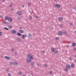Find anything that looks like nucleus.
<instances>
[{
  "instance_id": "412c9836",
  "label": "nucleus",
  "mask_w": 76,
  "mask_h": 76,
  "mask_svg": "<svg viewBox=\"0 0 76 76\" xmlns=\"http://www.w3.org/2000/svg\"><path fill=\"white\" fill-rule=\"evenodd\" d=\"M64 25L63 24H61L60 25V27H62Z\"/></svg>"
},
{
  "instance_id": "423d86ee",
  "label": "nucleus",
  "mask_w": 76,
  "mask_h": 76,
  "mask_svg": "<svg viewBox=\"0 0 76 76\" xmlns=\"http://www.w3.org/2000/svg\"><path fill=\"white\" fill-rule=\"evenodd\" d=\"M19 32H20V33H21V34H23V32H24V31L23 30H22L21 29H20L18 30Z\"/></svg>"
},
{
  "instance_id": "3c124183",
  "label": "nucleus",
  "mask_w": 76,
  "mask_h": 76,
  "mask_svg": "<svg viewBox=\"0 0 76 76\" xmlns=\"http://www.w3.org/2000/svg\"><path fill=\"white\" fill-rule=\"evenodd\" d=\"M20 29H22V28H21V27H20Z\"/></svg>"
},
{
  "instance_id": "ea45409f",
  "label": "nucleus",
  "mask_w": 76,
  "mask_h": 76,
  "mask_svg": "<svg viewBox=\"0 0 76 76\" xmlns=\"http://www.w3.org/2000/svg\"><path fill=\"white\" fill-rule=\"evenodd\" d=\"M21 18L20 17H18V20H20Z\"/></svg>"
},
{
  "instance_id": "bb28decb",
  "label": "nucleus",
  "mask_w": 76,
  "mask_h": 76,
  "mask_svg": "<svg viewBox=\"0 0 76 76\" xmlns=\"http://www.w3.org/2000/svg\"><path fill=\"white\" fill-rule=\"evenodd\" d=\"M55 53H56V54H58V50H56L55 52Z\"/></svg>"
},
{
  "instance_id": "f704fd0d",
  "label": "nucleus",
  "mask_w": 76,
  "mask_h": 76,
  "mask_svg": "<svg viewBox=\"0 0 76 76\" xmlns=\"http://www.w3.org/2000/svg\"><path fill=\"white\" fill-rule=\"evenodd\" d=\"M18 74L20 75H22V72H20L18 73Z\"/></svg>"
},
{
  "instance_id": "603ef678",
  "label": "nucleus",
  "mask_w": 76,
  "mask_h": 76,
  "mask_svg": "<svg viewBox=\"0 0 76 76\" xmlns=\"http://www.w3.org/2000/svg\"><path fill=\"white\" fill-rule=\"evenodd\" d=\"M29 6H31V3H29Z\"/></svg>"
},
{
  "instance_id": "9b49d317",
  "label": "nucleus",
  "mask_w": 76,
  "mask_h": 76,
  "mask_svg": "<svg viewBox=\"0 0 76 76\" xmlns=\"http://www.w3.org/2000/svg\"><path fill=\"white\" fill-rule=\"evenodd\" d=\"M17 36H19V37H20L21 36L22 34H21L18 32L17 33Z\"/></svg>"
},
{
  "instance_id": "c9c22d12",
  "label": "nucleus",
  "mask_w": 76,
  "mask_h": 76,
  "mask_svg": "<svg viewBox=\"0 0 76 76\" xmlns=\"http://www.w3.org/2000/svg\"><path fill=\"white\" fill-rule=\"evenodd\" d=\"M56 40H57V41L59 39H58V37H56Z\"/></svg>"
},
{
  "instance_id": "de8ad7c7",
  "label": "nucleus",
  "mask_w": 76,
  "mask_h": 76,
  "mask_svg": "<svg viewBox=\"0 0 76 76\" xmlns=\"http://www.w3.org/2000/svg\"><path fill=\"white\" fill-rule=\"evenodd\" d=\"M73 9H76V7H73Z\"/></svg>"
},
{
  "instance_id": "0e129e2a",
  "label": "nucleus",
  "mask_w": 76,
  "mask_h": 76,
  "mask_svg": "<svg viewBox=\"0 0 76 76\" xmlns=\"http://www.w3.org/2000/svg\"><path fill=\"white\" fill-rule=\"evenodd\" d=\"M22 76H25V75H23Z\"/></svg>"
},
{
  "instance_id": "c03bdc74",
  "label": "nucleus",
  "mask_w": 76,
  "mask_h": 76,
  "mask_svg": "<svg viewBox=\"0 0 76 76\" xmlns=\"http://www.w3.org/2000/svg\"><path fill=\"white\" fill-rule=\"evenodd\" d=\"M27 61L28 62V63H29V59H27Z\"/></svg>"
},
{
  "instance_id": "a18cd8bd",
  "label": "nucleus",
  "mask_w": 76,
  "mask_h": 76,
  "mask_svg": "<svg viewBox=\"0 0 76 76\" xmlns=\"http://www.w3.org/2000/svg\"><path fill=\"white\" fill-rule=\"evenodd\" d=\"M50 73V74H51L53 73V72L50 71L49 72Z\"/></svg>"
},
{
  "instance_id": "4c0bfd02",
  "label": "nucleus",
  "mask_w": 76,
  "mask_h": 76,
  "mask_svg": "<svg viewBox=\"0 0 76 76\" xmlns=\"http://www.w3.org/2000/svg\"><path fill=\"white\" fill-rule=\"evenodd\" d=\"M29 12H30V13H31V14H32V13L33 12H32V11L31 10V11H29Z\"/></svg>"
},
{
  "instance_id": "5fc2aeb1",
  "label": "nucleus",
  "mask_w": 76,
  "mask_h": 76,
  "mask_svg": "<svg viewBox=\"0 0 76 76\" xmlns=\"http://www.w3.org/2000/svg\"><path fill=\"white\" fill-rule=\"evenodd\" d=\"M22 7H25V6H24V5H22Z\"/></svg>"
},
{
  "instance_id": "cd10ccee",
  "label": "nucleus",
  "mask_w": 76,
  "mask_h": 76,
  "mask_svg": "<svg viewBox=\"0 0 76 76\" xmlns=\"http://www.w3.org/2000/svg\"><path fill=\"white\" fill-rule=\"evenodd\" d=\"M15 50V49L13 48H12L11 49V51H12V52H14V51Z\"/></svg>"
},
{
  "instance_id": "6e6d98bb",
  "label": "nucleus",
  "mask_w": 76,
  "mask_h": 76,
  "mask_svg": "<svg viewBox=\"0 0 76 76\" xmlns=\"http://www.w3.org/2000/svg\"><path fill=\"white\" fill-rule=\"evenodd\" d=\"M70 24V25H73V23H71Z\"/></svg>"
},
{
  "instance_id": "c85d7f7f",
  "label": "nucleus",
  "mask_w": 76,
  "mask_h": 76,
  "mask_svg": "<svg viewBox=\"0 0 76 76\" xmlns=\"http://www.w3.org/2000/svg\"><path fill=\"white\" fill-rule=\"evenodd\" d=\"M63 34H65V35H66L67 34H66V31H64L63 32Z\"/></svg>"
},
{
  "instance_id": "2f4dec72",
  "label": "nucleus",
  "mask_w": 76,
  "mask_h": 76,
  "mask_svg": "<svg viewBox=\"0 0 76 76\" xmlns=\"http://www.w3.org/2000/svg\"><path fill=\"white\" fill-rule=\"evenodd\" d=\"M31 59H29V63H31Z\"/></svg>"
},
{
  "instance_id": "e433bc0d",
  "label": "nucleus",
  "mask_w": 76,
  "mask_h": 76,
  "mask_svg": "<svg viewBox=\"0 0 76 76\" xmlns=\"http://www.w3.org/2000/svg\"><path fill=\"white\" fill-rule=\"evenodd\" d=\"M6 71H7V72H9V69H6Z\"/></svg>"
},
{
  "instance_id": "6e6552de",
  "label": "nucleus",
  "mask_w": 76,
  "mask_h": 76,
  "mask_svg": "<svg viewBox=\"0 0 76 76\" xmlns=\"http://www.w3.org/2000/svg\"><path fill=\"white\" fill-rule=\"evenodd\" d=\"M21 37L22 39H24V38H25V37H26V36L24 35H23L21 36Z\"/></svg>"
},
{
  "instance_id": "f8f14e48",
  "label": "nucleus",
  "mask_w": 76,
  "mask_h": 76,
  "mask_svg": "<svg viewBox=\"0 0 76 76\" xmlns=\"http://www.w3.org/2000/svg\"><path fill=\"white\" fill-rule=\"evenodd\" d=\"M3 23L5 24V25H8L9 23L6 22L5 21H4L2 22Z\"/></svg>"
},
{
  "instance_id": "a19ab883",
  "label": "nucleus",
  "mask_w": 76,
  "mask_h": 76,
  "mask_svg": "<svg viewBox=\"0 0 76 76\" xmlns=\"http://www.w3.org/2000/svg\"><path fill=\"white\" fill-rule=\"evenodd\" d=\"M2 35V33L0 31V36H1Z\"/></svg>"
},
{
  "instance_id": "052dcab7",
  "label": "nucleus",
  "mask_w": 76,
  "mask_h": 76,
  "mask_svg": "<svg viewBox=\"0 0 76 76\" xmlns=\"http://www.w3.org/2000/svg\"><path fill=\"white\" fill-rule=\"evenodd\" d=\"M75 34H76V31H75Z\"/></svg>"
},
{
  "instance_id": "aec40b11",
  "label": "nucleus",
  "mask_w": 76,
  "mask_h": 76,
  "mask_svg": "<svg viewBox=\"0 0 76 76\" xmlns=\"http://www.w3.org/2000/svg\"><path fill=\"white\" fill-rule=\"evenodd\" d=\"M71 66L72 67H75V64H71Z\"/></svg>"
},
{
  "instance_id": "20e7f679",
  "label": "nucleus",
  "mask_w": 76,
  "mask_h": 76,
  "mask_svg": "<svg viewBox=\"0 0 76 76\" xmlns=\"http://www.w3.org/2000/svg\"><path fill=\"white\" fill-rule=\"evenodd\" d=\"M54 7H57L58 8L60 7V4H56L55 5Z\"/></svg>"
},
{
  "instance_id": "864d4df0",
  "label": "nucleus",
  "mask_w": 76,
  "mask_h": 76,
  "mask_svg": "<svg viewBox=\"0 0 76 76\" xmlns=\"http://www.w3.org/2000/svg\"><path fill=\"white\" fill-rule=\"evenodd\" d=\"M2 1H3V2L5 1V0H2Z\"/></svg>"
},
{
  "instance_id": "39448f33",
  "label": "nucleus",
  "mask_w": 76,
  "mask_h": 76,
  "mask_svg": "<svg viewBox=\"0 0 76 76\" xmlns=\"http://www.w3.org/2000/svg\"><path fill=\"white\" fill-rule=\"evenodd\" d=\"M5 58H6V59H7V60H9L10 59V58L9 56H5L4 57Z\"/></svg>"
},
{
  "instance_id": "473e14b6",
  "label": "nucleus",
  "mask_w": 76,
  "mask_h": 76,
  "mask_svg": "<svg viewBox=\"0 0 76 76\" xmlns=\"http://www.w3.org/2000/svg\"><path fill=\"white\" fill-rule=\"evenodd\" d=\"M29 19H32V16H30L29 17Z\"/></svg>"
},
{
  "instance_id": "69168bd1",
  "label": "nucleus",
  "mask_w": 76,
  "mask_h": 76,
  "mask_svg": "<svg viewBox=\"0 0 76 76\" xmlns=\"http://www.w3.org/2000/svg\"><path fill=\"white\" fill-rule=\"evenodd\" d=\"M29 76H31V75H29Z\"/></svg>"
},
{
  "instance_id": "a878e982",
  "label": "nucleus",
  "mask_w": 76,
  "mask_h": 76,
  "mask_svg": "<svg viewBox=\"0 0 76 76\" xmlns=\"http://www.w3.org/2000/svg\"><path fill=\"white\" fill-rule=\"evenodd\" d=\"M9 27L10 29H12V26L11 25L9 26Z\"/></svg>"
},
{
  "instance_id": "58836bf2",
  "label": "nucleus",
  "mask_w": 76,
  "mask_h": 76,
  "mask_svg": "<svg viewBox=\"0 0 76 76\" xmlns=\"http://www.w3.org/2000/svg\"><path fill=\"white\" fill-rule=\"evenodd\" d=\"M9 7H12V4H10Z\"/></svg>"
},
{
  "instance_id": "e2e57ef3",
  "label": "nucleus",
  "mask_w": 76,
  "mask_h": 76,
  "mask_svg": "<svg viewBox=\"0 0 76 76\" xmlns=\"http://www.w3.org/2000/svg\"><path fill=\"white\" fill-rule=\"evenodd\" d=\"M75 57L76 58V55L75 56Z\"/></svg>"
},
{
  "instance_id": "393cba45",
  "label": "nucleus",
  "mask_w": 76,
  "mask_h": 76,
  "mask_svg": "<svg viewBox=\"0 0 76 76\" xmlns=\"http://www.w3.org/2000/svg\"><path fill=\"white\" fill-rule=\"evenodd\" d=\"M44 66L45 67H47V64H44Z\"/></svg>"
},
{
  "instance_id": "79ce46f5",
  "label": "nucleus",
  "mask_w": 76,
  "mask_h": 76,
  "mask_svg": "<svg viewBox=\"0 0 76 76\" xmlns=\"http://www.w3.org/2000/svg\"><path fill=\"white\" fill-rule=\"evenodd\" d=\"M34 17L35 18H37V19H38V17L37 16H36L35 15L34 16Z\"/></svg>"
},
{
  "instance_id": "9d476101",
  "label": "nucleus",
  "mask_w": 76,
  "mask_h": 76,
  "mask_svg": "<svg viewBox=\"0 0 76 76\" xmlns=\"http://www.w3.org/2000/svg\"><path fill=\"white\" fill-rule=\"evenodd\" d=\"M14 64L15 66H18V63L15 61L14 62Z\"/></svg>"
},
{
  "instance_id": "bf43d9fd",
  "label": "nucleus",
  "mask_w": 76,
  "mask_h": 76,
  "mask_svg": "<svg viewBox=\"0 0 76 76\" xmlns=\"http://www.w3.org/2000/svg\"><path fill=\"white\" fill-rule=\"evenodd\" d=\"M11 10H12V11L13 10V8H12L11 9Z\"/></svg>"
},
{
  "instance_id": "f257e3e1",
  "label": "nucleus",
  "mask_w": 76,
  "mask_h": 76,
  "mask_svg": "<svg viewBox=\"0 0 76 76\" xmlns=\"http://www.w3.org/2000/svg\"><path fill=\"white\" fill-rule=\"evenodd\" d=\"M66 68H65V70L66 72H68V70L70 69L71 66L70 65L68 64L66 66Z\"/></svg>"
},
{
  "instance_id": "ddd939ff",
  "label": "nucleus",
  "mask_w": 76,
  "mask_h": 76,
  "mask_svg": "<svg viewBox=\"0 0 76 76\" xmlns=\"http://www.w3.org/2000/svg\"><path fill=\"white\" fill-rule=\"evenodd\" d=\"M35 65V63H34V62H32L31 63V66H34Z\"/></svg>"
},
{
  "instance_id": "4468645a",
  "label": "nucleus",
  "mask_w": 76,
  "mask_h": 76,
  "mask_svg": "<svg viewBox=\"0 0 76 76\" xmlns=\"http://www.w3.org/2000/svg\"><path fill=\"white\" fill-rule=\"evenodd\" d=\"M14 64V62H13L12 61H10V66H12V64Z\"/></svg>"
},
{
  "instance_id": "6ab92c4d",
  "label": "nucleus",
  "mask_w": 76,
  "mask_h": 76,
  "mask_svg": "<svg viewBox=\"0 0 76 76\" xmlns=\"http://www.w3.org/2000/svg\"><path fill=\"white\" fill-rule=\"evenodd\" d=\"M58 34L59 35H62V34H63V32H62V31H60L59 32Z\"/></svg>"
},
{
  "instance_id": "7c9ffc66",
  "label": "nucleus",
  "mask_w": 76,
  "mask_h": 76,
  "mask_svg": "<svg viewBox=\"0 0 76 76\" xmlns=\"http://www.w3.org/2000/svg\"><path fill=\"white\" fill-rule=\"evenodd\" d=\"M69 59L70 60H72V58L71 57H70L69 58Z\"/></svg>"
},
{
  "instance_id": "2eb2a0df",
  "label": "nucleus",
  "mask_w": 76,
  "mask_h": 76,
  "mask_svg": "<svg viewBox=\"0 0 76 76\" xmlns=\"http://www.w3.org/2000/svg\"><path fill=\"white\" fill-rule=\"evenodd\" d=\"M58 20L59 21H62V20H63V18L61 17H59L58 18Z\"/></svg>"
},
{
  "instance_id": "a211bd4d",
  "label": "nucleus",
  "mask_w": 76,
  "mask_h": 76,
  "mask_svg": "<svg viewBox=\"0 0 76 76\" xmlns=\"http://www.w3.org/2000/svg\"><path fill=\"white\" fill-rule=\"evenodd\" d=\"M72 45L73 47H75L76 45V43L75 42H73L72 44Z\"/></svg>"
},
{
  "instance_id": "4d7b16f0",
  "label": "nucleus",
  "mask_w": 76,
  "mask_h": 76,
  "mask_svg": "<svg viewBox=\"0 0 76 76\" xmlns=\"http://www.w3.org/2000/svg\"><path fill=\"white\" fill-rule=\"evenodd\" d=\"M74 61H75V62H76V59L74 60Z\"/></svg>"
},
{
  "instance_id": "72a5a7b5",
  "label": "nucleus",
  "mask_w": 76,
  "mask_h": 76,
  "mask_svg": "<svg viewBox=\"0 0 76 76\" xmlns=\"http://www.w3.org/2000/svg\"><path fill=\"white\" fill-rule=\"evenodd\" d=\"M37 66H38V67H40V64H37Z\"/></svg>"
},
{
  "instance_id": "8fccbe9b",
  "label": "nucleus",
  "mask_w": 76,
  "mask_h": 76,
  "mask_svg": "<svg viewBox=\"0 0 76 76\" xmlns=\"http://www.w3.org/2000/svg\"><path fill=\"white\" fill-rule=\"evenodd\" d=\"M43 53H45V51L43 50V51H42Z\"/></svg>"
},
{
  "instance_id": "b1692460",
  "label": "nucleus",
  "mask_w": 76,
  "mask_h": 76,
  "mask_svg": "<svg viewBox=\"0 0 76 76\" xmlns=\"http://www.w3.org/2000/svg\"><path fill=\"white\" fill-rule=\"evenodd\" d=\"M32 37V34L30 33L29 34V37Z\"/></svg>"
},
{
  "instance_id": "37998d69",
  "label": "nucleus",
  "mask_w": 76,
  "mask_h": 76,
  "mask_svg": "<svg viewBox=\"0 0 76 76\" xmlns=\"http://www.w3.org/2000/svg\"><path fill=\"white\" fill-rule=\"evenodd\" d=\"M0 17H1V19H2L3 18V16H1L0 15Z\"/></svg>"
},
{
  "instance_id": "1a4fd4ad",
  "label": "nucleus",
  "mask_w": 76,
  "mask_h": 76,
  "mask_svg": "<svg viewBox=\"0 0 76 76\" xmlns=\"http://www.w3.org/2000/svg\"><path fill=\"white\" fill-rule=\"evenodd\" d=\"M22 14V12H21V11H18L17 12V15H21Z\"/></svg>"
},
{
  "instance_id": "13d9d810",
  "label": "nucleus",
  "mask_w": 76,
  "mask_h": 76,
  "mask_svg": "<svg viewBox=\"0 0 76 76\" xmlns=\"http://www.w3.org/2000/svg\"><path fill=\"white\" fill-rule=\"evenodd\" d=\"M15 54H17V53L16 52H15Z\"/></svg>"
},
{
  "instance_id": "c756f323",
  "label": "nucleus",
  "mask_w": 76,
  "mask_h": 76,
  "mask_svg": "<svg viewBox=\"0 0 76 76\" xmlns=\"http://www.w3.org/2000/svg\"><path fill=\"white\" fill-rule=\"evenodd\" d=\"M8 76H12V74L10 73H8Z\"/></svg>"
},
{
  "instance_id": "680f3d73",
  "label": "nucleus",
  "mask_w": 76,
  "mask_h": 76,
  "mask_svg": "<svg viewBox=\"0 0 76 76\" xmlns=\"http://www.w3.org/2000/svg\"><path fill=\"white\" fill-rule=\"evenodd\" d=\"M28 57H29V55H28Z\"/></svg>"
},
{
  "instance_id": "0eeeda50",
  "label": "nucleus",
  "mask_w": 76,
  "mask_h": 76,
  "mask_svg": "<svg viewBox=\"0 0 76 76\" xmlns=\"http://www.w3.org/2000/svg\"><path fill=\"white\" fill-rule=\"evenodd\" d=\"M11 33L13 34H16V31L15 30H12L11 31Z\"/></svg>"
},
{
  "instance_id": "49530a36",
  "label": "nucleus",
  "mask_w": 76,
  "mask_h": 76,
  "mask_svg": "<svg viewBox=\"0 0 76 76\" xmlns=\"http://www.w3.org/2000/svg\"><path fill=\"white\" fill-rule=\"evenodd\" d=\"M74 51H76V48H75L74 49Z\"/></svg>"
},
{
  "instance_id": "5701e85b",
  "label": "nucleus",
  "mask_w": 76,
  "mask_h": 76,
  "mask_svg": "<svg viewBox=\"0 0 76 76\" xmlns=\"http://www.w3.org/2000/svg\"><path fill=\"white\" fill-rule=\"evenodd\" d=\"M4 29H6V30H7V31L9 30V28H7L6 27H4Z\"/></svg>"
},
{
  "instance_id": "09e8293b",
  "label": "nucleus",
  "mask_w": 76,
  "mask_h": 76,
  "mask_svg": "<svg viewBox=\"0 0 76 76\" xmlns=\"http://www.w3.org/2000/svg\"><path fill=\"white\" fill-rule=\"evenodd\" d=\"M70 47V46H69V45H67V46H66V47L67 48H68V47Z\"/></svg>"
},
{
  "instance_id": "f3484780",
  "label": "nucleus",
  "mask_w": 76,
  "mask_h": 76,
  "mask_svg": "<svg viewBox=\"0 0 76 76\" xmlns=\"http://www.w3.org/2000/svg\"><path fill=\"white\" fill-rule=\"evenodd\" d=\"M8 20L9 22H12V19L11 18H8Z\"/></svg>"
},
{
  "instance_id": "dca6fc26",
  "label": "nucleus",
  "mask_w": 76,
  "mask_h": 76,
  "mask_svg": "<svg viewBox=\"0 0 76 76\" xmlns=\"http://www.w3.org/2000/svg\"><path fill=\"white\" fill-rule=\"evenodd\" d=\"M51 50L52 51L55 52V51L56 50V49L54 48H51Z\"/></svg>"
},
{
  "instance_id": "4be33fe9",
  "label": "nucleus",
  "mask_w": 76,
  "mask_h": 76,
  "mask_svg": "<svg viewBox=\"0 0 76 76\" xmlns=\"http://www.w3.org/2000/svg\"><path fill=\"white\" fill-rule=\"evenodd\" d=\"M5 20H8L9 19V17H5Z\"/></svg>"
},
{
  "instance_id": "7ed1b4c3",
  "label": "nucleus",
  "mask_w": 76,
  "mask_h": 76,
  "mask_svg": "<svg viewBox=\"0 0 76 76\" xmlns=\"http://www.w3.org/2000/svg\"><path fill=\"white\" fill-rule=\"evenodd\" d=\"M29 57L30 58V59L31 60H33L34 58L32 56V55L31 54H29Z\"/></svg>"
},
{
  "instance_id": "f03ea898",
  "label": "nucleus",
  "mask_w": 76,
  "mask_h": 76,
  "mask_svg": "<svg viewBox=\"0 0 76 76\" xmlns=\"http://www.w3.org/2000/svg\"><path fill=\"white\" fill-rule=\"evenodd\" d=\"M16 40L18 42H23V40H22L20 38L17 39Z\"/></svg>"
}]
</instances>
